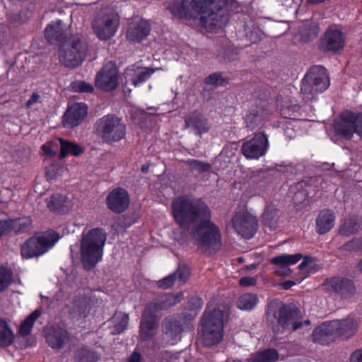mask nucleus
I'll list each match as a JSON object with an SVG mask.
<instances>
[{
	"instance_id": "32",
	"label": "nucleus",
	"mask_w": 362,
	"mask_h": 362,
	"mask_svg": "<svg viewBox=\"0 0 362 362\" xmlns=\"http://www.w3.org/2000/svg\"><path fill=\"white\" fill-rule=\"evenodd\" d=\"M361 228V221L357 216H349L343 220L339 226L338 233L340 235L349 237L356 234Z\"/></svg>"
},
{
	"instance_id": "37",
	"label": "nucleus",
	"mask_w": 362,
	"mask_h": 362,
	"mask_svg": "<svg viewBox=\"0 0 362 362\" xmlns=\"http://www.w3.org/2000/svg\"><path fill=\"white\" fill-rule=\"evenodd\" d=\"M203 305V300L201 298L194 296L188 298L187 302L185 305V309L192 312L189 314H182V315L187 320L190 321L193 320L197 315V313L200 311Z\"/></svg>"
},
{
	"instance_id": "13",
	"label": "nucleus",
	"mask_w": 362,
	"mask_h": 362,
	"mask_svg": "<svg viewBox=\"0 0 362 362\" xmlns=\"http://www.w3.org/2000/svg\"><path fill=\"white\" fill-rule=\"evenodd\" d=\"M269 148V141L264 132H259L245 141L241 147L242 153L250 159H259L264 156Z\"/></svg>"
},
{
	"instance_id": "43",
	"label": "nucleus",
	"mask_w": 362,
	"mask_h": 362,
	"mask_svg": "<svg viewBox=\"0 0 362 362\" xmlns=\"http://www.w3.org/2000/svg\"><path fill=\"white\" fill-rule=\"evenodd\" d=\"M187 164L192 172H197L200 174L209 172L211 168V164L196 159L188 160Z\"/></svg>"
},
{
	"instance_id": "23",
	"label": "nucleus",
	"mask_w": 362,
	"mask_h": 362,
	"mask_svg": "<svg viewBox=\"0 0 362 362\" xmlns=\"http://www.w3.org/2000/svg\"><path fill=\"white\" fill-rule=\"evenodd\" d=\"M48 345L53 349H62L70 342V334L64 327L52 326L45 332Z\"/></svg>"
},
{
	"instance_id": "61",
	"label": "nucleus",
	"mask_w": 362,
	"mask_h": 362,
	"mask_svg": "<svg viewBox=\"0 0 362 362\" xmlns=\"http://www.w3.org/2000/svg\"><path fill=\"white\" fill-rule=\"evenodd\" d=\"M294 285H295V282L293 281L288 280V281H284L282 284V288L284 289L287 290V289L291 288Z\"/></svg>"
},
{
	"instance_id": "39",
	"label": "nucleus",
	"mask_w": 362,
	"mask_h": 362,
	"mask_svg": "<svg viewBox=\"0 0 362 362\" xmlns=\"http://www.w3.org/2000/svg\"><path fill=\"white\" fill-rule=\"evenodd\" d=\"M66 197L59 194H55L50 197L47 203L48 209L55 213H63L65 208Z\"/></svg>"
},
{
	"instance_id": "28",
	"label": "nucleus",
	"mask_w": 362,
	"mask_h": 362,
	"mask_svg": "<svg viewBox=\"0 0 362 362\" xmlns=\"http://www.w3.org/2000/svg\"><path fill=\"white\" fill-rule=\"evenodd\" d=\"M45 37L49 44L64 42L66 35L62 27V21L59 20L48 24L45 30Z\"/></svg>"
},
{
	"instance_id": "2",
	"label": "nucleus",
	"mask_w": 362,
	"mask_h": 362,
	"mask_svg": "<svg viewBox=\"0 0 362 362\" xmlns=\"http://www.w3.org/2000/svg\"><path fill=\"white\" fill-rule=\"evenodd\" d=\"M235 0H191L190 7L183 0L171 8L172 13L180 18L193 19L198 15L200 26L214 30L224 26L228 21Z\"/></svg>"
},
{
	"instance_id": "27",
	"label": "nucleus",
	"mask_w": 362,
	"mask_h": 362,
	"mask_svg": "<svg viewBox=\"0 0 362 362\" xmlns=\"http://www.w3.org/2000/svg\"><path fill=\"white\" fill-rule=\"evenodd\" d=\"M187 320L182 315L170 319H165L163 323V332L164 334L172 341L180 339L182 332V322Z\"/></svg>"
},
{
	"instance_id": "50",
	"label": "nucleus",
	"mask_w": 362,
	"mask_h": 362,
	"mask_svg": "<svg viewBox=\"0 0 362 362\" xmlns=\"http://www.w3.org/2000/svg\"><path fill=\"white\" fill-rule=\"evenodd\" d=\"M175 273H177V279L183 282H185L190 276L189 269L186 266L180 267Z\"/></svg>"
},
{
	"instance_id": "1",
	"label": "nucleus",
	"mask_w": 362,
	"mask_h": 362,
	"mask_svg": "<svg viewBox=\"0 0 362 362\" xmlns=\"http://www.w3.org/2000/svg\"><path fill=\"white\" fill-rule=\"evenodd\" d=\"M172 214L175 223L187 230L192 224L193 235L197 237L202 252L212 255L221 246L219 228L211 221V211L206 203L200 198L180 196L172 202Z\"/></svg>"
},
{
	"instance_id": "17",
	"label": "nucleus",
	"mask_w": 362,
	"mask_h": 362,
	"mask_svg": "<svg viewBox=\"0 0 362 362\" xmlns=\"http://www.w3.org/2000/svg\"><path fill=\"white\" fill-rule=\"evenodd\" d=\"M271 110L267 101L261 100L258 104L252 105L245 116V123L251 130L262 125L269 118Z\"/></svg>"
},
{
	"instance_id": "63",
	"label": "nucleus",
	"mask_w": 362,
	"mask_h": 362,
	"mask_svg": "<svg viewBox=\"0 0 362 362\" xmlns=\"http://www.w3.org/2000/svg\"><path fill=\"white\" fill-rule=\"evenodd\" d=\"M141 170L144 173H147L148 171V165L146 164L141 165Z\"/></svg>"
},
{
	"instance_id": "33",
	"label": "nucleus",
	"mask_w": 362,
	"mask_h": 362,
	"mask_svg": "<svg viewBox=\"0 0 362 362\" xmlns=\"http://www.w3.org/2000/svg\"><path fill=\"white\" fill-rule=\"evenodd\" d=\"M279 358L278 351L268 348L251 354L246 362H277Z\"/></svg>"
},
{
	"instance_id": "49",
	"label": "nucleus",
	"mask_w": 362,
	"mask_h": 362,
	"mask_svg": "<svg viewBox=\"0 0 362 362\" xmlns=\"http://www.w3.org/2000/svg\"><path fill=\"white\" fill-rule=\"evenodd\" d=\"M4 204L0 202V213L3 211ZM12 222L4 221V220H0V239L1 237L8 233Z\"/></svg>"
},
{
	"instance_id": "53",
	"label": "nucleus",
	"mask_w": 362,
	"mask_h": 362,
	"mask_svg": "<svg viewBox=\"0 0 362 362\" xmlns=\"http://www.w3.org/2000/svg\"><path fill=\"white\" fill-rule=\"evenodd\" d=\"M298 105H291L286 108L281 109V112L284 117L291 118L292 116H294V112L298 111Z\"/></svg>"
},
{
	"instance_id": "14",
	"label": "nucleus",
	"mask_w": 362,
	"mask_h": 362,
	"mask_svg": "<svg viewBox=\"0 0 362 362\" xmlns=\"http://www.w3.org/2000/svg\"><path fill=\"white\" fill-rule=\"evenodd\" d=\"M231 223L235 230L245 239H251L257 230V218L247 213H236Z\"/></svg>"
},
{
	"instance_id": "35",
	"label": "nucleus",
	"mask_w": 362,
	"mask_h": 362,
	"mask_svg": "<svg viewBox=\"0 0 362 362\" xmlns=\"http://www.w3.org/2000/svg\"><path fill=\"white\" fill-rule=\"evenodd\" d=\"M259 303L257 294L246 293L241 295L237 300V308L242 310L250 311L253 310Z\"/></svg>"
},
{
	"instance_id": "46",
	"label": "nucleus",
	"mask_w": 362,
	"mask_h": 362,
	"mask_svg": "<svg viewBox=\"0 0 362 362\" xmlns=\"http://www.w3.org/2000/svg\"><path fill=\"white\" fill-rule=\"evenodd\" d=\"M40 314L41 313L39 310H35L24 319V337L30 333L35 321L39 317Z\"/></svg>"
},
{
	"instance_id": "41",
	"label": "nucleus",
	"mask_w": 362,
	"mask_h": 362,
	"mask_svg": "<svg viewBox=\"0 0 362 362\" xmlns=\"http://www.w3.org/2000/svg\"><path fill=\"white\" fill-rule=\"evenodd\" d=\"M129 320V315L126 313H119L118 315H116L113 318L112 333L114 334H119L124 332L127 328Z\"/></svg>"
},
{
	"instance_id": "24",
	"label": "nucleus",
	"mask_w": 362,
	"mask_h": 362,
	"mask_svg": "<svg viewBox=\"0 0 362 362\" xmlns=\"http://www.w3.org/2000/svg\"><path fill=\"white\" fill-rule=\"evenodd\" d=\"M302 258L303 255L300 253L293 255L284 254L272 257L270 262L278 266V268L275 270V274L277 276H288L291 274V269L288 266L296 264Z\"/></svg>"
},
{
	"instance_id": "3",
	"label": "nucleus",
	"mask_w": 362,
	"mask_h": 362,
	"mask_svg": "<svg viewBox=\"0 0 362 362\" xmlns=\"http://www.w3.org/2000/svg\"><path fill=\"white\" fill-rule=\"evenodd\" d=\"M107 233L101 228H95L82 234L80 241L81 262L84 269H94L102 260Z\"/></svg>"
},
{
	"instance_id": "62",
	"label": "nucleus",
	"mask_w": 362,
	"mask_h": 362,
	"mask_svg": "<svg viewBox=\"0 0 362 362\" xmlns=\"http://www.w3.org/2000/svg\"><path fill=\"white\" fill-rule=\"evenodd\" d=\"M269 214L268 213H264L263 214V216H262V221L264 222V224H270V221H267V217L269 216Z\"/></svg>"
},
{
	"instance_id": "22",
	"label": "nucleus",
	"mask_w": 362,
	"mask_h": 362,
	"mask_svg": "<svg viewBox=\"0 0 362 362\" xmlns=\"http://www.w3.org/2000/svg\"><path fill=\"white\" fill-rule=\"evenodd\" d=\"M151 30L150 23L142 18H134L128 25L126 36L130 42H140L146 39Z\"/></svg>"
},
{
	"instance_id": "52",
	"label": "nucleus",
	"mask_w": 362,
	"mask_h": 362,
	"mask_svg": "<svg viewBox=\"0 0 362 362\" xmlns=\"http://www.w3.org/2000/svg\"><path fill=\"white\" fill-rule=\"evenodd\" d=\"M41 151L42 152V155L45 156H48L49 158H53L56 156V151H53L52 149V145L51 143L47 142L45 144H43L41 146Z\"/></svg>"
},
{
	"instance_id": "15",
	"label": "nucleus",
	"mask_w": 362,
	"mask_h": 362,
	"mask_svg": "<svg viewBox=\"0 0 362 362\" xmlns=\"http://www.w3.org/2000/svg\"><path fill=\"white\" fill-rule=\"evenodd\" d=\"M88 107L85 103H74L69 106L62 119L64 128L73 129L83 123L88 115Z\"/></svg>"
},
{
	"instance_id": "58",
	"label": "nucleus",
	"mask_w": 362,
	"mask_h": 362,
	"mask_svg": "<svg viewBox=\"0 0 362 362\" xmlns=\"http://www.w3.org/2000/svg\"><path fill=\"white\" fill-rule=\"evenodd\" d=\"M350 362H362V349H357L352 353Z\"/></svg>"
},
{
	"instance_id": "48",
	"label": "nucleus",
	"mask_w": 362,
	"mask_h": 362,
	"mask_svg": "<svg viewBox=\"0 0 362 362\" xmlns=\"http://www.w3.org/2000/svg\"><path fill=\"white\" fill-rule=\"evenodd\" d=\"M341 250L346 252H357L360 251L358 238H354L341 247Z\"/></svg>"
},
{
	"instance_id": "4",
	"label": "nucleus",
	"mask_w": 362,
	"mask_h": 362,
	"mask_svg": "<svg viewBox=\"0 0 362 362\" xmlns=\"http://www.w3.org/2000/svg\"><path fill=\"white\" fill-rule=\"evenodd\" d=\"M223 312L220 308L206 310L201 318V332L205 346L218 344L223 337Z\"/></svg>"
},
{
	"instance_id": "47",
	"label": "nucleus",
	"mask_w": 362,
	"mask_h": 362,
	"mask_svg": "<svg viewBox=\"0 0 362 362\" xmlns=\"http://www.w3.org/2000/svg\"><path fill=\"white\" fill-rule=\"evenodd\" d=\"M177 279V273H172L163 279L158 280L156 282V285L160 288L168 289L174 285Z\"/></svg>"
},
{
	"instance_id": "26",
	"label": "nucleus",
	"mask_w": 362,
	"mask_h": 362,
	"mask_svg": "<svg viewBox=\"0 0 362 362\" xmlns=\"http://www.w3.org/2000/svg\"><path fill=\"white\" fill-rule=\"evenodd\" d=\"M185 123L186 128L192 129L194 133L199 136L206 133L210 129L207 119L202 113L197 111H194L187 115L185 118Z\"/></svg>"
},
{
	"instance_id": "20",
	"label": "nucleus",
	"mask_w": 362,
	"mask_h": 362,
	"mask_svg": "<svg viewBox=\"0 0 362 362\" xmlns=\"http://www.w3.org/2000/svg\"><path fill=\"white\" fill-rule=\"evenodd\" d=\"M105 202L107 207L110 211L116 214H121L128 208L130 199L125 189L117 187L109 192Z\"/></svg>"
},
{
	"instance_id": "34",
	"label": "nucleus",
	"mask_w": 362,
	"mask_h": 362,
	"mask_svg": "<svg viewBox=\"0 0 362 362\" xmlns=\"http://www.w3.org/2000/svg\"><path fill=\"white\" fill-rule=\"evenodd\" d=\"M58 141L60 144V158H64L68 155L78 156L84 151L83 147L75 142L65 140L62 138H59Z\"/></svg>"
},
{
	"instance_id": "5",
	"label": "nucleus",
	"mask_w": 362,
	"mask_h": 362,
	"mask_svg": "<svg viewBox=\"0 0 362 362\" xmlns=\"http://www.w3.org/2000/svg\"><path fill=\"white\" fill-rule=\"evenodd\" d=\"M93 132L103 142L112 144L125 138L127 127L116 115L107 114L95 121Z\"/></svg>"
},
{
	"instance_id": "10",
	"label": "nucleus",
	"mask_w": 362,
	"mask_h": 362,
	"mask_svg": "<svg viewBox=\"0 0 362 362\" xmlns=\"http://www.w3.org/2000/svg\"><path fill=\"white\" fill-rule=\"evenodd\" d=\"M119 84V70L112 61L105 63L97 73L95 86L100 90L110 92L117 88Z\"/></svg>"
},
{
	"instance_id": "11",
	"label": "nucleus",
	"mask_w": 362,
	"mask_h": 362,
	"mask_svg": "<svg viewBox=\"0 0 362 362\" xmlns=\"http://www.w3.org/2000/svg\"><path fill=\"white\" fill-rule=\"evenodd\" d=\"M346 44V35L339 29L328 28L319 42V49L325 53L336 54L342 50Z\"/></svg>"
},
{
	"instance_id": "56",
	"label": "nucleus",
	"mask_w": 362,
	"mask_h": 362,
	"mask_svg": "<svg viewBox=\"0 0 362 362\" xmlns=\"http://www.w3.org/2000/svg\"><path fill=\"white\" fill-rule=\"evenodd\" d=\"M356 134L362 138V112L356 114Z\"/></svg>"
},
{
	"instance_id": "8",
	"label": "nucleus",
	"mask_w": 362,
	"mask_h": 362,
	"mask_svg": "<svg viewBox=\"0 0 362 362\" xmlns=\"http://www.w3.org/2000/svg\"><path fill=\"white\" fill-rule=\"evenodd\" d=\"M322 287L325 293L339 300L350 299L356 291L355 284L351 279L340 276L325 279Z\"/></svg>"
},
{
	"instance_id": "64",
	"label": "nucleus",
	"mask_w": 362,
	"mask_h": 362,
	"mask_svg": "<svg viewBox=\"0 0 362 362\" xmlns=\"http://www.w3.org/2000/svg\"><path fill=\"white\" fill-rule=\"evenodd\" d=\"M360 251H362V237L358 238Z\"/></svg>"
},
{
	"instance_id": "30",
	"label": "nucleus",
	"mask_w": 362,
	"mask_h": 362,
	"mask_svg": "<svg viewBox=\"0 0 362 362\" xmlns=\"http://www.w3.org/2000/svg\"><path fill=\"white\" fill-rule=\"evenodd\" d=\"M155 72V69L151 67L140 69L139 67L127 68L126 75L131 76V81L134 87H138L148 80Z\"/></svg>"
},
{
	"instance_id": "18",
	"label": "nucleus",
	"mask_w": 362,
	"mask_h": 362,
	"mask_svg": "<svg viewBox=\"0 0 362 362\" xmlns=\"http://www.w3.org/2000/svg\"><path fill=\"white\" fill-rule=\"evenodd\" d=\"M183 298L182 292L174 293H161L156 295L152 300L146 304V307L149 310L156 313L167 310L176 305Z\"/></svg>"
},
{
	"instance_id": "57",
	"label": "nucleus",
	"mask_w": 362,
	"mask_h": 362,
	"mask_svg": "<svg viewBox=\"0 0 362 362\" xmlns=\"http://www.w3.org/2000/svg\"><path fill=\"white\" fill-rule=\"evenodd\" d=\"M315 261V258L310 256H305L303 262L298 265V269L303 270Z\"/></svg>"
},
{
	"instance_id": "21",
	"label": "nucleus",
	"mask_w": 362,
	"mask_h": 362,
	"mask_svg": "<svg viewBox=\"0 0 362 362\" xmlns=\"http://www.w3.org/2000/svg\"><path fill=\"white\" fill-rule=\"evenodd\" d=\"M158 327V316L146 308L142 313L139 326V336L143 341L151 340L156 333Z\"/></svg>"
},
{
	"instance_id": "42",
	"label": "nucleus",
	"mask_w": 362,
	"mask_h": 362,
	"mask_svg": "<svg viewBox=\"0 0 362 362\" xmlns=\"http://www.w3.org/2000/svg\"><path fill=\"white\" fill-rule=\"evenodd\" d=\"M204 83L214 86H223L229 83V78L223 76L221 72H214L205 78Z\"/></svg>"
},
{
	"instance_id": "60",
	"label": "nucleus",
	"mask_w": 362,
	"mask_h": 362,
	"mask_svg": "<svg viewBox=\"0 0 362 362\" xmlns=\"http://www.w3.org/2000/svg\"><path fill=\"white\" fill-rule=\"evenodd\" d=\"M292 329L296 331L303 327V323L302 322L296 321V320L292 322Z\"/></svg>"
},
{
	"instance_id": "55",
	"label": "nucleus",
	"mask_w": 362,
	"mask_h": 362,
	"mask_svg": "<svg viewBox=\"0 0 362 362\" xmlns=\"http://www.w3.org/2000/svg\"><path fill=\"white\" fill-rule=\"evenodd\" d=\"M256 279L251 276L242 277L239 281V284L241 286H250L256 284Z\"/></svg>"
},
{
	"instance_id": "6",
	"label": "nucleus",
	"mask_w": 362,
	"mask_h": 362,
	"mask_svg": "<svg viewBox=\"0 0 362 362\" xmlns=\"http://www.w3.org/2000/svg\"><path fill=\"white\" fill-rule=\"evenodd\" d=\"M327 69L320 65H314L307 71L302 79L300 92L304 100H312L318 93L324 92L329 86Z\"/></svg>"
},
{
	"instance_id": "44",
	"label": "nucleus",
	"mask_w": 362,
	"mask_h": 362,
	"mask_svg": "<svg viewBox=\"0 0 362 362\" xmlns=\"http://www.w3.org/2000/svg\"><path fill=\"white\" fill-rule=\"evenodd\" d=\"M13 281V272L11 269L0 267V291L7 288Z\"/></svg>"
},
{
	"instance_id": "19",
	"label": "nucleus",
	"mask_w": 362,
	"mask_h": 362,
	"mask_svg": "<svg viewBox=\"0 0 362 362\" xmlns=\"http://www.w3.org/2000/svg\"><path fill=\"white\" fill-rule=\"evenodd\" d=\"M300 317V310L293 305L283 304L279 309L277 314L274 315L277 325L272 327L274 333L281 332L288 328L292 322Z\"/></svg>"
},
{
	"instance_id": "54",
	"label": "nucleus",
	"mask_w": 362,
	"mask_h": 362,
	"mask_svg": "<svg viewBox=\"0 0 362 362\" xmlns=\"http://www.w3.org/2000/svg\"><path fill=\"white\" fill-rule=\"evenodd\" d=\"M41 103L40 95L37 93H33L29 100L26 102L27 107H32L34 105Z\"/></svg>"
},
{
	"instance_id": "51",
	"label": "nucleus",
	"mask_w": 362,
	"mask_h": 362,
	"mask_svg": "<svg viewBox=\"0 0 362 362\" xmlns=\"http://www.w3.org/2000/svg\"><path fill=\"white\" fill-rule=\"evenodd\" d=\"M4 221L8 222H12V224L11 226V228L9 229V232H13L15 233H18L21 232L22 229V220L21 218L17 219H8V220H4Z\"/></svg>"
},
{
	"instance_id": "25",
	"label": "nucleus",
	"mask_w": 362,
	"mask_h": 362,
	"mask_svg": "<svg viewBox=\"0 0 362 362\" xmlns=\"http://www.w3.org/2000/svg\"><path fill=\"white\" fill-rule=\"evenodd\" d=\"M336 327H333L332 321H327L316 327L312 334L314 342L322 345H328L337 338Z\"/></svg>"
},
{
	"instance_id": "40",
	"label": "nucleus",
	"mask_w": 362,
	"mask_h": 362,
	"mask_svg": "<svg viewBox=\"0 0 362 362\" xmlns=\"http://www.w3.org/2000/svg\"><path fill=\"white\" fill-rule=\"evenodd\" d=\"M14 339V334L8 327L7 322L0 319V346H7L10 345Z\"/></svg>"
},
{
	"instance_id": "31",
	"label": "nucleus",
	"mask_w": 362,
	"mask_h": 362,
	"mask_svg": "<svg viewBox=\"0 0 362 362\" xmlns=\"http://www.w3.org/2000/svg\"><path fill=\"white\" fill-rule=\"evenodd\" d=\"M333 327H336L337 338H349L357 330L356 322L352 318H346L342 320L332 321Z\"/></svg>"
},
{
	"instance_id": "16",
	"label": "nucleus",
	"mask_w": 362,
	"mask_h": 362,
	"mask_svg": "<svg viewBox=\"0 0 362 362\" xmlns=\"http://www.w3.org/2000/svg\"><path fill=\"white\" fill-rule=\"evenodd\" d=\"M355 120L354 112L350 110L342 112L334 122L335 134L346 140H350L354 133H356Z\"/></svg>"
},
{
	"instance_id": "36",
	"label": "nucleus",
	"mask_w": 362,
	"mask_h": 362,
	"mask_svg": "<svg viewBox=\"0 0 362 362\" xmlns=\"http://www.w3.org/2000/svg\"><path fill=\"white\" fill-rule=\"evenodd\" d=\"M320 25L317 23L310 22L305 24L300 29V37L305 42L315 39L320 33Z\"/></svg>"
},
{
	"instance_id": "59",
	"label": "nucleus",
	"mask_w": 362,
	"mask_h": 362,
	"mask_svg": "<svg viewBox=\"0 0 362 362\" xmlns=\"http://www.w3.org/2000/svg\"><path fill=\"white\" fill-rule=\"evenodd\" d=\"M141 360V354L134 351L127 359V362H140Z\"/></svg>"
},
{
	"instance_id": "12",
	"label": "nucleus",
	"mask_w": 362,
	"mask_h": 362,
	"mask_svg": "<svg viewBox=\"0 0 362 362\" xmlns=\"http://www.w3.org/2000/svg\"><path fill=\"white\" fill-rule=\"evenodd\" d=\"M86 53V45L79 40H74L68 49L60 50L59 59L65 66L75 68L85 60Z\"/></svg>"
},
{
	"instance_id": "38",
	"label": "nucleus",
	"mask_w": 362,
	"mask_h": 362,
	"mask_svg": "<svg viewBox=\"0 0 362 362\" xmlns=\"http://www.w3.org/2000/svg\"><path fill=\"white\" fill-rule=\"evenodd\" d=\"M75 359L76 362H98L100 356L93 349L81 348L76 351Z\"/></svg>"
},
{
	"instance_id": "9",
	"label": "nucleus",
	"mask_w": 362,
	"mask_h": 362,
	"mask_svg": "<svg viewBox=\"0 0 362 362\" xmlns=\"http://www.w3.org/2000/svg\"><path fill=\"white\" fill-rule=\"evenodd\" d=\"M119 25V16L114 13L97 15L92 22L95 35L101 40H107L117 33Z\"/></svg>"
},
{
	"instance_id": "45",
	"label": "nucleus",
	"mask_w": 362,
	"mask_h": 362,
	"mask_svg": "<svg viewBox=\"0 0 362 362\" xmlns=\"http://www.w3.org/2000/svg\"><path fill=\"white\" fill-rule=\"evenodd\" d=\"M70 89L74 93H90L94 91V87L92 84L81 80L71 82Z\"/></svg>"
},
{
	"instance_id": "7",
	"label": "nucleus",
	"mask_w": 362,
	"mask_h": 362,
	"mask_svg": "<svg viewBox=\"0 0 362 362\" xmlns=\"http://www.w3.org/2000/svg\"><path fill=\"white\" fill-rule=\"evenodd\" d=\"M59 239V235L53 230L38 232L24 243V257H37L51 250Z\"/></svg>"
},
{
	"instance_id": "29",
	"label": "nucleus",
	"mask_w": 362,
	"mask_h": 362,
	"mask_svg": "<svg viewBox=\"0 0 362 362\" xmlns=\"http://www.w3.org/2000/svg\"><path fill=\"white\" fill-rule=\"evenodd\" d=\"M335 214L332 210L323 209L316 218V232L320 235L328 233L334 226Z\"/></svg>"
}]
</instances>
